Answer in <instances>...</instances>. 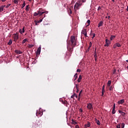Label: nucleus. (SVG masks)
Here are the masks:
<instances>
[{
    "label": "nucleus",
    "instance_id": "a19ab883",
    "mask_svg": "<svg viewBox=\"0 0 128 128\" xmlns=\"http://www.w3.org/2000/svg\"><path fill=\"white\" fill-rule=\"evenodd\" d=\"M74 94H75V93H74V94H72V96H71L70 98H74Z\"/></svg>",
    "mask_w": 128,
    "mask_h": 128
},
{
    "label": "nucleus",
    "instance_id": "a878e982",
    "mask_svg": "<svg viewBox=\"0 0 128 128\" xmlns=\"http://www.w3.org/2000/svg\"><path fill=\"white\" fill-rule=\"evenodd\" d=\"M78 85L76 84V92H79V89H78Z\"/></svg>",
    "mask_w": 128,
    "mask_h": 128
},
{
    "label": "nucleus",
    "instance_id": "c9c22d12",
    "mask_svg": "<svg viewBox=\"0 0 128 128\" xmlns=\"http://www.w3.org/2000/svg\"><path fill=\"white\" fill-rule=\"evenodd\" d=\"M86 126H87V128H90V122H88V124H86Z\"/></svg>",
    "mask_w": 128,
    "mask_h": 128
},
{
    "label": "nucleus",
    "instance_id": "f257e3e1",
    "mask_svg": "<svg viewBox=\"0 0 128 128\" xmlns=\"http://www.w3.org/2000/svg\"><path fill=\"white\" fill-rule=\"evenodd\" d=\"M67 50L70 52V54H72V48L76 45V39L74 36H71L70 37V40L67 42Z\"/></svg>",
    "mask_w": 128,
    "mask_h": 128
},
{
    "label": "nucleus",
    "instance_id": "0eeeda50",
    "mask_svg": "<svg viewBox=\"0 0 128 128\" xmlns=\"http://www.w3.org/2000/svg\"><path fill=\"white\" fill-rule=\"evenodd\" d=\"M42 115V112H40V111H38L36 112V116L40 117Z\"/></svg>",
    "mask_w": 128,
    "mask_h": 128
},
{
    "label": "nucleus",
    "instance_id": "2f4dec72",
    "mask_svg": "<svg viewBox=\"0 0 128 128\" xmlns=\"http://www.w3.org/2000/svg\"><path fill=\"white\" fill-rule=\"evenodd\" d=\"M124 126H125V124H124V123H122L121 124V128H124Z\"/></svg>",
    "mask_w": 128,
    "mask_h": 128
},
{
    "label": "nucleus",
    "instance_id": "49530a36",
    "mask_svg": "<svg viewBox=\"0 0 128 128\" xmlns=\"http://www.w3.org/2000/svg\"><path fill=\"white\" fill-rule=\"evenodd\" d=\"M116 70H114L113 74H116Z\"/></svg>",
    "mask_w": 128,
    "mask_h": 128
},
{
    "label": "nucleus",
    "instance_id": "39448f33",
    "mask_svg": "<svg viewBox=\"0 0 128 128\" xmlns=\"http://www.w3.org/2000/svg\"><path fill=\"white\" fill-rule=\"evenodd\" d=\"M106 44H104V46L108 47L109 45L110 44V42L108 39L106 40Z\"/></svg>",
    "mask_w": 128,
    "mask_h": 128
},
{
    "label": "nucleus",
    "instance_id": "09e8293b",
    "mask_svg": "<svg viewBox=\"0 0 128 128\" xmlns=\"http://www.w3.org/2000/svg\"><path fill=\"white\" fill-rule=\"evenodd\" d=\"M76 72H80V69H78V70H76Z\"/></svg>",
    "mask_w": 128,
    "mask_h": 128
},
{
    "label": "nucleus",
    "instance_id": "2eb2a0df",
    "mask_svg": "<svg viewBox=\"0 0 128 128\" xmlns=\"http://www.w3.org/2000/svg\"><path fill=\"white\" fill-rule=\"evenodd\" d=\"M82 34H87V32L86 29H83V30H82Z\"/></svg>",
    "mask_w": 128,
    "mask_h": 128
},
{
    "label": "nucleus",
    "instance_id": "393cba45",
    "mask_svg": "<svg viewBox=\"0 0 128 128\" xmlns=\"http://www.w3.org/2000/svg\"><path fill=\"white\" fill-rule=\"evenodd\" d=\"M26 6V2L24 1L23 4H22V8H23Z\"/></svg>",
    "mask_w": 128,
    "mask_h": 128
},
{
    "label": "nucleus",
    "instance_id": "79ce46f5",
    "mask_svg": "<svg viewBox=\"0 0 128 128\" xmlns=\"http://www.w3.org/2000/svg\"><path fill=\"white\" fill-rule=\"evenodd\" d=\"M35 22H36V25H38L37 24L41 22H39V21H35Z\"/></svg>",
    "mask_w": 128,
    "mask_h": 128
},
{
    "label": "nucleus",
    "instance_id": "bf43d9fd",
    "mask_svg": "<svg viewBox=\"0 0 128 128\" xmlns=\"http://www.w3.org/2000/svg\"><path fill=\"white\" fill-rule=\"evenodd\" d=\"M80 97H78V101H80Z\"/></svg>",
    "mask_w": 128,
    "mask_h": 128
},
{
    "label": "nucleus",
    "instance_id": "13d9d810",
    "mask_svg": "<svg viewBox=\"0 0 128 128\" xmlns=\"http://www.w3.org/2000/svg\"><path fill=\"white\" fill-rule=\"evenodd\" d=\"M93 36H94V37H95V36H96V34H95V33H94V34H93Z\"/></svg>",
    "mask_w": 128,
    "mask_h": 128
},
{
    "label": "nucleus",
    "instance_id": "052dcab7",
    "mask_svg": "<svg viewBox=\"0 0 128 128\" xmlns=\"http://www.w3.org/2000/svg\"><path fill=\"white\" fill-rule=\"evenodd\" d=\"M83 112V110H82V109H80V112Z\"/></svg>",
    "mask_w": 128,
    "mask_h": 128
},
{
    "label": "nucleus",
    "instance_id": "4c0bfd02",
    "mask_svg": "<svg viewBox=\"0 0 128 128\" xmlns=\"http://www.w3.org/2000/svg\"><path fill=\"white\" fill-rule=\"evenodd\" d=\"M113 90L112 86H110V87L109 88V90H110H110Z\"/></svg>",
    "mask_w": 128,
    "mask_h": 128
},
{
    "label": "nucleus",
    "instance_id": "b1692460",
    "mask_svg": "<svg viewBox=\"0 0 128 128\" xmlns=\"http://www.w3.org/2000/svg\"><path fill=\"white\" fill-rule=\"evenodd\" d=\"M27 41H28L27 38L24 39L23 41L22 42V44L26 43V42Z\"/></svg>",
    "mask_w": 128,
    "mask_h": 128
},
{
    "label": "nucleus",
    "instance_id": "a211bd4d",
    "mask_svg": "<svg viewBox=\"0 0 128 128\" xmlns=\"http://www.w3.org/2000/svg\"><path fill=\"white\" fill-rule=\"evenodd\" d=\"M116 38V36H112L110 37V41L112 40H114V38Z\"/></svg>",
    "mask_w": 128,
    "mask_h": 128
},
{
    "label": "nucleus",
    "instance_id": "423d86ee",
    "mask_svg": "<svg viewBox=\"0 0 128 128\" xmlns=\"http://www.w3.org/2000/svg\"><path fill=\"white\" fill-rule=\"evenodd\" d=\"M87 108L89 110H92L93 109L92 105L91 103H88L87 104Z\"/></svg>",
    "mask_w": 128,
    "mask_h": 128
},
{
    "label": "nucleus",
    "instance_id": "473e14b6",
    "mask_svg": "<svg viewBox=\"0 0 128 128\" xmlns=\"http://www.w3.org/2000/svg\"><path fill=\"white\" fill-rule=\"evenodd\" d=\"M96 54L95 52V54L94 55V58H95V60L96 61V58H97Z\"/></svg>",
    "mask_w": 128,
    "mask_h": 128
},
{
    "label": "nucleus",
    "instance_id": "9d476101",
    "mask_svg": "<svg viewBox=\"0 0 128 128\" xmlns=\"http://www.w3.org/2000/svg\"><path fill=\"white\" fill-rule=\"evenodd\" d=\"M115 109H116V105L114 104L113 109L112 110V114H116Z\"/></svg>",
    "mask_w": 128,
    "mask_h": 128
},
{
    "label": "nucleus",
    "instance_id": "cd10ccee",
    "mask_svg": "<svg viewBox=\"0 0 128 128\" xmlns=\"http://www.w3.org/2000/svg\"><path fill=\"white\" fill-rule=\"evenodd\" d=\"M110 83H111L110 80H108V86H110Z\"/></svg>",
    "mask_w": 128,
    "mask_h": 128
},
{
    "label": "nucleus",
    "instance_id": "de8ad7c7",
    "mask_svg": "<svg viewBox=\"0 0 128 128\" xmlns=\"http://www.w3.org/2000/svg\"><path fill=\"white\" fill-rule=\"evenodd\" d=\"M120 124H118L117 126H116L117 128H120Z\"/></svg>",
    "mask_w": 128,
    "mask_h": 128
},
{
    "label": "nucleus",
    "instance_id": "a18cd8bd",
    "mask_svg": "<svg viewBox=\"0 0 128 128\" xmlns=\"http://www.w3.org/2000/svg\"><path fill=\"white\" fill-rule=\"evenodd\" d=\"M75 128H80L79 126H78V124H76V125L75 126Z\"/></svg>",
    "mask_w": 128,
    "mask_h": 128
},
{
    "label": "nucleus",
    "instance_id": "6e6d98bb",
    "mask_svg": "<svg viewBox=\"0 0 128 128\" xmlns=\"http://www.w3.org/2000/svg\"><path fill=\"white\" fill-rule=\"evenodd\" d=\"M79 94L78 95V98H80V94Z\"/></svg>",
    "mask_w": 128,
    "mask_h": 128
},
{
    "label": "nucleus",
    "instance_id": "72a5a7b5",
    "mask_svg": "<svg viewBox=\"0 0 128 128\" xmlns=\"http://www.w3.org/2000/svg\"><path fill=\"white\" fill-rule=\"evenodd\" d=\"M40 54V51H36V56Z\"/></svg>",
    "mask_w": 128,
    "mask_h": 128
},
{
    "label": "nucleus",
    "instance_id": "0e129e2a",
    "mask_svg": "<svg viewBox=\"0 0 128 128\" xmlns=\"http://www.w3.org/2000/svg\"><path fill=\"white\" fill-rule=\"evenodd\" d=\"M126 10H127V12H128V6H127Z\"/></svg>",
    "mask_w": 128,
    "mask_h": 128
},
{
    "label": "nucleus",
    "instance_id": "338daca9",
    "mask_svg": "<svg viewBox=\"0 0 128 128\" xmlns=\"http://www.w3.org/2000/svg\"><path fill=\"white\" fill-rule=\"evenodd\" d=\"M114 48H116V46H114Z\"/></svg>",
    "mask_w": 128,
    "mask_h": 128
},
{
    "label": "nucleus",
    "instance_id": "6ab92c4d",
    "mask_svg": "<svg viewBox=\"0 0 128 128\" xmlns=\"http://www.w3.org/2000/svg\"><path fill=\"white\" fill-rule=\"evenodd\" d=\"M115 46L116 47H121V44H120L119 43H116Z\"/></svg>",
    "mask_w": 128,
    "mask_h": 128
},
{
    "label": "nucleus",
    "instance_id": "20e7f679",
    "mask_svg": "<svg viewBox=\"0 0 128 128\" xmlns=\"http://www.w3.org/2000/svg\"><path fill=\"white\" fill-rule=\"evenodd\" d=\"M13 38L14 42H16L18 40V34H14Z\"/></svg>",
    "mask_w": 128,
    "mask_h": 128
},
{
    "label": "nucleus",
    "instance_id": "603ef678",
    "mask_svg": "<svg viewBox=\"0 0 128 128\" xmlns=\"http://www.w3.org/2000/svg\"><path fill=\"white\" fill-rule=\"evenodd\" d=\"M82 2H86V0H82Z\"/></svg>",
    "mask_w": 128,
    "mask_h": 128
},
{
    "label": "nucleus",
    "instance_id": "f704fd0d",
    "mask_svg": "<svg viewBox=\"0 0 128 128\" xmlns=\"http://www.w3.org/2000/svg\"><path fill=\"white\" fill-rule=\"evenodd\" d=\"M25 10H26V11H28V5L26 6V8H25Z\"/></svg>",
    "mask_w": 128,
    "mask_h": 128
},
{
    "label": "nucleus",
    "instance_id": "e433bc0d",
    "mask_svg": "<svg viewBox=\"0 0 128 128\" xmlns=\"http://www.w3.org/2000/svg\"><path fill=\"white\" fill-rule=\"evenodd\" d=\"M40 50H41V47L40 46L38 47V49H37V50L38 52H40Z\"/></svg>",
    "mask_w": 128,
    "mask_h": 128
},
{
    "label": "nucleus",
    "instance_id": "c85d7f7f",
    "mask_svg": "<svg viewBox=\"0 0 128 128\" xmlns=\"http://www.w3.org/2000/svg\"><path fill=\"white\" fill-rule=\"evenodd\" d=\"M72 124H78V123H76V122H75L74 120H72Z\"/></svg>",
    "mask_w": 128,
    "mask_h": 128
},
{
    "label": "nucleus",
    "instance_id": "680f3d73",
    "mask_svg": "<svg viewBox=\"0 0 128 128\" xmlns=\"http://www.w3.org/2000/svg\"><path fill=\"white\" fill-rule=\"evenodd\" d=\"M96 121H99V120H98L97 118H95V122H96Z\"/></svg>",
    "mask_w": 128,
    "mask_h": 128
},
{
    "label": "nucleus",
    "instance_id": "f03ea898",
    "mask_svg": "<svg viewBox=\"0 0 128 128\" xmlns=\"http://www.w3.org/2000/svg\"><path fill=\"white\" fill-rule=\"evenodd\" d=\"M42 8H40V9H38V13L34 12V16H42V14H44L45 13L48 14V12H42Z\"/></svg>",
    "mask_w": 128,
    "mask_h": 128
},
{
    "label": "nucleus",
    "instance_id": "c03bdc74",
    "mask_svg": "<svg viewBox=\"0 0 128 128\" xmlns=\"http://www.w3.org/2000/svg\"><path fill=\"white\" fill-rule=\"evenodd\" d=\"M100 10H101L100 6H98V9H97V10L100 11Z\"/></svg>",
    "mask_w": 128,
    "mask_h": 128
},
{
    "label": "nucleus",
    "instance_id": "8fccbe9b",
    "mask_svg": "<svg viewBox=\"0 0 128 128\" xmlns=\"http://www.w3.org/2000/svg\"><path fill=\"white\" fill-rule=\"evenodd\" d=\"M42 19H40V20H38V22H42Z\"/></svg>",
    "mask_w": 128,
    "mask_h": 128
},
{
    "label": "nucleus",
    "instance_id": "69168bd1",
    "mask_svg": "<svg viewBox=\"0 0 128 128\" xmlns=\"http://www.w3.org/2000/svg\"><path fill=\"white\" fill-rule=\"evenodd\" d=\"M94 38H95V36H92V38L94 39Z\"/></svg>",
    "mask_w": 128,
    "mask_h": 128
},
{
    "label": "nucleus",
    "instance_id": "dca6fc26",
    "mask_svg": "<svg viewBox=\"0 0 128 128\" xmlns=\"http://www.w3.org/2000/svg\"><path fill=\"white\" fill-rule=\"evenodd\" d=\"M4 8H5V6H0V12L4 11Z\"/></svg>",
    "mask_w": 128,
    "mask_h": 128
},
{
    "label": "nucleus",
    "instance_id": "f3484780",
    "mask_svg": "<svg viewBox=\"0 0 128 128\" xmlns=\"http://www.w3.org/2000/svg\"><path fill=\"white\" fill-rule=\"evenodd\" d=\"M82 76H79V78H78V82H80V80H82Z\"/></svg>",
    "mask_w": 128,
    "mask_h": 128
},
{
    "label": "nucleus",
    "instance_id": "9b49d317",
    "mask_svg": "<svg viewBox=\"0 0 128 128\" xmlns=\"http://www.w3.org/2000/svg\"><path fill=\"white\" fill-rule=\"evenodd\" d=\"M19 32L20 33V34H22V33L24 32V27H23V28L22 29H20Z\"/></svg>",
    "mask_w": 128,
    "mask_h": 128
},
{
    "label": "nucleus",
    "instance_id": "37998d69",
    "mask_svg": "<svg viewBox=\"0 0 128 128\" xmlns=\"http://www.w3.org/2000/svg\"><path fill=\"white\" fill-rule=\"evenodd\" d=\"M10 4L7 5L6 6V8H8V7H10Z\"/></svg>",
    "mask_w": 128,
    "mask_h": 128
},
{
    "label": "nucleus",
    "instance_id": "4d7b16f0",
    "mask_svg": "<svg viewBox=\"0 0 128 128\" xmlns=\"http://www.w3.org/2000/svg\"><path fill=\"white\" fill-rule=\"evenodd\" d=\"M74 97H76V98H78V95H76V94H74Z\"/></svg>",
    "mask_w": 128,
    "mask_h": 128
},
{
    "label": "nucleus",
    "instance_id": "c756f323",
    "mask_svg": "<svg viewBox=\"0 0 128 128\" xmlns=\"http://www.w3.org/2000/svg\"><path fill=\"white\" fill-rule=\"evenodd\" d=\"M87 23H88V25H87V26H88L90 25V20H87Z\"/></svg>",
    "mask_w": 128,
    "mask_h": 128
},
{
    "label": "nucleus",
    "instance_id": "58836bf2",
    "mask_svg": "<svg viewBox=\"0 0 128 128\" xmlns=\"http://www.w3.org/2000/svg\"><path fill=\"white\" fill-rule=\"evenodd\" d=\"M92 47V42H89V48H90Z\"/></svg>",
    "mask_w": 128,
    "mask_h": 128
},
{
    "label": "nucleus",
    "instance_id": "f8f14e48",
    "mask_svg": "<svg viewBox=\"0 0 128 128\" xmlns=\"http://www.w3.org/2000/svg\"><path fill=\"white\" fill-rule=\"evenodd\" d=\"M124 103V100H119L118 102V104H122Z\"/></svg>",
    "mask_w": 128,
    "mask_h": 128
},
{
    "label": "nucleus",
    "instance_id": "7c9ffc66",
    "mask_svg": "<svg viewBox=\"0 0 128 128\" xmlns=\"http://www.w3.org/2000/svg\"><path fill=\"white\" fill-rule=\"evenodd\" d=\"M96 124H98V126L100 125V122L99 120L96 121Z\"/></svg>",
    "mask_w": 128,
    "mask_h": 128
},
{
    "label": "nucleus",
    "instance_id": "1a4fd4ad",
    "mask_svg": "<svg viewBox=\"0 0 128 128\" xmlns=\"http://www.w3.org/2000/svg\"><path fill=\"white\" fill-rule=\"evenodd\" d=\"M119 114H121L122 116L123 117L125 116L126 114L124 112H122L121 110H119L118 111Z\"/></svg>",
    "mask_w": 128,
    "mask_h": 128
},
{
    "label": "nucleus",
    "instance_id": "e2e57ef3",
    "mask_svg": "<svg viewBox=\"0 0 128 128\" xmlns=\"http://www.w3.org/2000/svg\"><path fill=\"white\" fill-rule=\"evenodd\" d=\"M82 90H80V92L79 94H82Z\"/></svg>",
    "mask_w": 128,
    "mask_h": 128
},
{
    "label": "nucleus",
    "instance_id": "bb28decb",
    "mask_svg": "<svg viewBox=\"0 0 128 128\" xmlns=\"http://www.w3.org/2000/svg\"><path fill=\"white\" fill-rule=\"evenodd\" d=\"M18 0H14V4H18Z\"/></svg>",
    "mask_w": 128,
    "mask_h": 128
},
{
    "label": "nucleus",
    "instance_id": "ea45409f",
    "mask_svg": "<svg viewBox=\"0 0 128 128\" xmlns=\"http://www.w3.org/2000/svg\"><path fill=\"white\" fill-rule=\"evenodd\" d=\"M63 103H64V104H66L67 103H68V102H67L66 100H64V102H63Z\"/></svg>",
    "mask_w": 128,
    "mask_h": 128
},
{
    "label": "nucleus",
    "instance_id": "4468645a",
    "mask_svg": "<svg viewBox=\"0 0 128 128\" xmlns=\"http://www.w3.org/2000/svg\"><path fill=\"white\" fill-rule=\"evenodd\" d=\"M102 24H104V23L102 21L100 22L98 25V28H100L102 26Z\"/></svg>",
    "mask_w": 128,
    "mask_h": 128
},
{
    "label": "nucleus",
    "instance_id": "3c124183",
    "mask_svg": "<svg viewBox=\"0 0 128 128\" xmlns=\"http://www.w3.org/2000/svg\"><path fill=\"white\" fill-rule=\"evenodd\" d=\"M84 34V36L88 37L87 34Z\"/></svg>",
    "mask_w": 128,
    "mask_h": 128
},
{
    "label": "nucleus",
    "instance_id": "aec40b11",
    "mask_svg": "<svg viewBox=\"0 0 128 128\" xmlns=\"http://www.w3.org/2000/svg\"><path fill=\"white\" fill-rule=\"evenodd\" d=\"M74 80H76V78H78V74H76L74 75Z\"/></svg>",
    "mask_w": 128,
    "mask_h": 128
},
{
    "label": "nucleus",
    "instance_id": "412c9836",
    "mask_svg": "<svg viewBox=\"0 0 128 128\" xmlns=\"http://www.w3.org/2000/svg\"><path fill=\"white\" fill-rule=\"evenodd\" d=\"M68 14H72V11L71 10V9L70 8H68Z\"/></svg>",
    "mask_w": 128,
    "mask_h": 128
},
{
    "label": "nucleus",
    "instance_id": "774afa93",
    "mask_svg": "<svg viewBox=\"0 0 128 128\" xmlns=\"http://www.w3.org/2000/svg\"><path fill=\"white\" fill-rule=\"evenodd\" d=\"M126 62L128 63V60H126Z\"/></svg>",
    "mask_w": 128,
    "mask_h": 128
},
{
    "label": "nucleus",
    "instance_id": "864d4df0",
    "mask_svg": "<svg viewBox=\"0 0 128 128\" xmlns=\"http://www.w3.org/2000/svg\"><path fill=\"white\" fill-rule=\"evenodd\" d=\"M108 18V19H110V16H108H108H106V18Z\"/></svg>",
    "mask_w": 128,
    "mask_h": 128
},
{
    "label": "nucleus",
    "instance_id": "4be33fe9",
    "mask_svg": "<svg viewBox=\"0 0 128 128\" xmlns=\"http://www.w3.org/2000/svg\"><path fill=\"white\" fill-rule=\"evenodd\" d=\"M8 45L10 46L11 44H12V40H10L8 44Z\"/></svg>",
    "mask_w": 128,
    "mask_h": 128
},
{
    "label": "nucleus",
    "instance_id": "7ed1b4c3",
    "mask_svg": "<svg viewBox=\"0 0 128 128\" xmlns=\"http://www.w3.org/2000/svg\"><path fill=\"white\" fill-rule=\"evenodd\" d=\"M82 5V4L76 2V4H75V5H74V10H75V11H76V10H78L79 7H80Z\"/></svg>",
    "mask_w": 128,
    "mask_h": 128
},
{
    "label": "nucleus",
    "instance_id": "ddd939ff",
    "mask_svg": "<svg viewBox=\"0 0 128 128\" xmlns=\"http://www.w3.org/2000/svg\"><path fill=\"white\" fill-rule=\"evenodd\" d=\"M104 88H105L104 85L102 86V96H104V94L105 92Z\"/></svg>",
    "mask_w": 128,
    "mask_h": 128
},
{
    "label": "nucleus",
    "instance_id": "5701e85b",
    "mask_svg": "<svg viewBox=\"0 0 128 128\" xmlns=\"http://www.w3.org/2000/svg\"><path fill=\"white\" fill-rule=\"evenodd\" d=\"M34 46V44H28V48H32Z\"/></svg>",
    "mask_w": 128,
    "mask_h": 128
},
{
    "label": "nucleus",
    "instance_id": "5fc2aeb1",
    "mask_svg": "<svg viewBox=\"0 0 128 128\" xmlns=\"http://www.w3.org/2000/svg\"><path fill=\"white\" fill-rule=\"evenodd\" d=\"M90 50V48H88L87 49V52H89Z\"/></svg>",
    "mask_w": 128,
    "mask_h": 128
},
{
    "label": "nucleus",
    "instance_id": "6e6552de",
    "mask_svg": "<svg viewBox=\"0 0 128 128\" xmlns=\"http://www.w3.org/2000/svg\"><path fill=\"white\" fill-rule=\"evenodd\" d=\"M14 52L18 54H22V52L20 50H15V51H14Z\"/></svg>",
    "mask_w": 128,
    "mask_h": 128
}]
</instances>
